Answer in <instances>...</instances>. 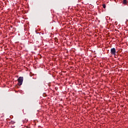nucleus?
<instances>
[{
	"instance_id": "nucleus-1",
	"label": "nucleus",
	"mask_w": 128,
	"mask_h": 128,
	"mask_svg": "<svg viewBox=\"0 0 128 128\" xmlns=\"http://www.w3.org/2000/svg\"><path fill=\"white\" fill-rule=\"evenodd\" d=\"M18 86H22V82H24V77L20 76L18 79Z\"/></svg>"
},
{
	"instance_id": "nucleus-2",
	"label": "nucleus",
	"mask_w": 128,
	"mask_h": 128,
	"mask_svg": "<svg viewBox=\"0 0 128 128\" xmlns=\"http://www.w3.org/2000/svg\"><path fill=\"white\" fill-rule=\"evenodd\" d=\"M111 54H114V56H116V48H112L110 50Z\"/></svg>"
},
{
	"instance_id": "nucleus-3",
	"label": "nucleus",
	"mask_w": 128,
	"mask_h": 128,
	"mask_svg": "<svg viewBox=\"0 0 128 128\" xmlns=\"http://www.w3.org/2000/svg\"><path fill=\"white\" fill-rule=\"evenodd\" d=\"M123 4H128V2L126 1V0H124Z\"/></svg>"
},
{
	"instance_id": "nucleus-4",
	"label": "nucleus",
	"mask_w": 128,
	"mask_h": 128,
	"mask_svg": "<svg viewBox=\"0 0 128 128\" xmlns=\"http://www.w3.org/2000/svg\"><path fill=\"white\" fill-rule=\"evenodd\" d=\"M102 6H103L104 8H106V4H104L102 5Z\"/></svg>"
},
{
	"instance_id": "nucleus-5",
	"label": "nucleus",
	"mask_w": 128,
	"mask_h": 128,
	"mask_svg": "<svg viewBox=\"0 0 128 128\" xmlns=\"http://www.w3.org/2000/svg\"><path fill=\"white\" fill-rule=\"evenodd\" d=\"M55 40H58V38H55Z\"/></svg>"
},
{
	"instance_id": "nucleus-6",
	"label": "nucleus",
	"mask_w": 128,
	"mask_h": 128,
	"mask_svg": "<svg viewBox=\"0 0 128 128\" xmlns=\"http://www.w3.org/2000/svg\"><path fill=\"white\" fill-rule=\"evenodd\" d=\"M11 28H12V26H11Z\"/></svg>"
}]
</instances>
